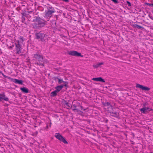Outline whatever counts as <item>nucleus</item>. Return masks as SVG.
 <instances>
[{
  "instance_id": "1",
  "label": "nucleus",
  "mask_w": 153,
  "mask_h": 153,
  "mask_svg": "<svg viewBox=\"0 0 153 153\" xmlns=\"http://www.w3.org/2000/svg\"><path fill=\"white\" fill-rule=\"evenodd\" d=\"M55 137L60 141L66 144H68V142L65 138L63 137L59 133H56L55 135Z\"/></svg>"
},
{
  "instance_id": "2",
  "label": "nucleus",
  "mask_w": 153,
  "mask_h": 153,
  "mask_svg": "<svg viewBox=\"0 0 153 153\" xmlns=\"http://www.w3.org/2000/svg\"><path fill=\"white\" fill-rule=\"evenodd\" d=\"M16 46V53L19 54L21 53V45L20 44L19 42H18V44L15 43Z\"/></svg>"
},
{
  "instance_id": "3",
  "label": "nucleus",
  "mask_w": 153,
  "mask_h": 153,
  "mask_svg": "<svg viewBox=\"0 0 153 153\" xmlns=\"http://www.w3.org/2000/svg\"><path fill=\"white\" fill-rule=\"evenodd\" d=\"M68 53L69 55L73 56H82L80 53H78L77 51H69Z\"/></svg>"
},
{
  "instance_id": "4",
  "label": "nucleus",
  "mask_w": 153,
  "mask_h": 153,
  "mask_svg": "<svg viewBox=\"0 0 153 153\" xmlns=\"http://www.w3.org/2000/svg\"><path fill=\"white\" fill-rule=\"evenodd\" d=\"M8 79L15 83L22 85L23 84V81L22 80H19L16 79L12 78L10 77H8Z\"/></svg>"
},
{
  "instance_id": "5",
  "label": "nucleus",
  "mask_w": 153,
  "mask_h": 153,
  "mask_svg": "<svg viewBox=\"0 0 153 153\" xmlns=\"http://www.w3.org/2000/svg\"><path fill=\"white\" fill-rule=\"evenodd\" d=\"M136 87L137 88H139L140 89L144 91H149L150 89L148 87L144 86H143L137 84L136 85Z\"/></svg>"
},
{
  "instance_id": "6",
  "label": "nucleus",
  "mask_w": 153,
  "mask_h": 153,
  "mask_svg": "<svg viewBox=\"0 0 153 153\" xmlns=\"http://www.w3.org/2000/svg\"><path fill=\"white\" fill-rule=\"evenodd\" d=\"M36 36L37 39H40L41 40H42L45 36V34L44 33H39L36 34Z\"/></svg>"
},
{
  "instance_id": "7",
  "label": "nucleus",
  "mask_w": 153,
  "mask_h": 153,
  "mask_svg": "<svg viewBox=\"0 0 153 153\" xmlns=\"http://www.w3.org/2000/svg\"><path fill=\"white\" fill-rule=\"evenodd\" d=\"M152 109L148 107H144L140 109L141 112L143 113H145L148 111H151Z\"/></svg>"
},
{
  "instance_id": "8",
  "label": "nucleus",
  "mask_w": 153,
  "mask_h": 153,
  "mask_svg": "<svg viewBox=\"0 0 153 153\" xmlns=\"http://www.w3.org/2000/svg\"><path fill=\"white\" fill-rule=\"evenodd\" d=\"M92 80L94 81H100L105 82V81L101 77L97 78H94L92 79Z\"/></svg>"
},
{
  "instance_id": "9",
  "label": "nucleus",
  "mask_w": 153,
  "mask_h": 153,
  "mask_svg": "<svg viewBox=\"0 0 153 153\" xmlns=\"http://www.w3.org/2000/svg\"><path fill=\"white\" fill-rule=\"evenodd\" d=\"M2 100H4L6 101H7L8 100V98L5 97V95L4 94H0V101H1Z\"/></svg>"
},
{
  "instance_id": "10",
  "label": "nucleus",
  "mask_w": 153,
  "mask_h": 153,
  "mask_svg": "<svg viewBox=\"0 0 153 153\" xmlns=\"http://www.w3.org/2000/svg\"><path fill=\"white\" fill-rule=\"evenodd\" d=\"M64 87V85H58L55 87V88L56 89V91H57V92L59 91Z\"/></svg>"
},
{
  "instance_id": "11",
  "label": "nucleus",
  "mask_w": 153,
  "mask_h": 153,
  "mask_svg": "<svg viewBox=\"0 0 153 153\" xmlns=\"http://www.w3.org/2000/svg\"><path fill=\"white\" fill-rule=\"evenodd\" d=\"M34 57L35 58L37 59L39 61L41 60V59H42V56L38 54H35L34 55Z\"/></svg>"
},
{
  "instance_id": "12",
  "label": "nucleus",
  "mask_w": 153,
  "mask_h": 153,
  "mask_svg": "<svg viewBox=\"0 0 153 153\" xmlns=\"http://www.w3.org/2000/svg\"><path fill=\"white\" fill-rule=\"evenodd\" d=\"M21 90L24 93H27L28 92V90L26 88L23 87L20 88Z\"/></svg>"
},
{
  "instance_id": "13",
  "label": "nucleus",
  "mask_w": 153,
  "mask_h": 153,
  "mask_svg": "<svg viewBox=\"0 0 153 153\" xmlns=\"http://www.w3.org/2000/svg\"><path fill=\"white\" fill-rule=\"evenodd\" d=\"M54 12V11L48 10L46 13L45 16H49L50 15H51L52 13Z\"/></svg>"
},
{
  "instance_id": "14",
  "label": "nucleus",
  "mask_w": 153,
  "mask_h": 153,
  "mask_svg": "<svg viewBox=\"0 0 153 153\" xmlns=\"http://www.w3.org/2000/svg\"><path fill=\"white\" fill-rule=\"evenodd\" d=\"M57 91L55 90L54 91H53L51 92V96L52 97H54L56 96L57 94Z\"/></svg>"
},
{
  "instance_id": "15",
  "label": "nucleus",
  "mask_w": 153,
  "mask_h": 153,
  "mask_svg": "<svg viewBox=\"0 0 153 153\" xmlns=\"http://www.w3.org/2000/svg\"><path fill=\"white\" fill-rule=\"evenodd\" d=\"M58 83L59 84H61L62 82H65V83H67L66 82H65L62 79H58Z\"/></svg>"
},
{
  "instance_id": "16",
  "label": "nucleus",
  "mask_w": 153,
  "mask_h": 153,
  "mask_svg": "<svg viewBox=\"0 0 153 153\" xmlns=\"http://www.w3.org/2000/svg\"><path fill=\"white\" fill-rule=\"evenodd\" d=\"M103 64V63H102V62L98 64V66H96V65H94V67H97L98 66L100 65H102Z\"/></svg>"
},
{
  "instance_id": "17",
  "label": "nucleus",
  "mask_w": 153,
  "mask_h": 153,
  "mask_svg": "<svg viewBox=\"0 0 153 153\" xmlns=\"http://www.w3.org/2000/svg\"><path fill=\"white\" fill-rule=\"evenodd\" d=\"M126 3L128 4V5L130 7L131 6V3H130V2H129L128 1H127Z\"/></svg>"
},
{
  "instance_id": "18",
  "label": "nucleus",
  "mask_w": 153,
  "mask_h": 153,
  "mask_svg": "<svg viewBox=\"0 0 153 153\" xmlns=\"http://www.w3.org/2000/svg\"><path fill=\"white\" fill-rule=\"evenodd\" d=\"M111 1L113 2H114L115 4H117L118 3L117 0H111Z\"/></svg>"
},
{
  "instance_id": "19",
  "label": "nucleus",
  "mask_w": 153,
  "mask_h": 153,
  "mask_svg": "<svg viewBox=\"0 0 153 153\" xmlns=\"http://www.w3.org/2000/svg\"><path fill=\"white\" fill-rule=\"evenodd\" d=\"M147 4L149 6H152V5H153V4H150L149 3H147Z\"/></svg>"
},
{
  "instance_id": "20",
  "label": "nucleus",
  "mask_w": 153,
  "mask_h": 153,
  "mask_svg": "<svg viewBox=\"0 0 153 153\" xmlns=\"http://www.w3.org/2000/svg\"><path fill=\"white\" fill-rule=\"evenodd\" d=\"M137 27L139 28H140L142 27L139 25H137Z\"/></svg>"
},
{
  "instance_id": "21",
  "label": "nucleus",
  "mask_w": 153,
  "mask_h": 153,
  "mask_svg": "<svg viewBox=\"0 0 153 153\" xmlns=\"http://www.w3.org/2000/svg\"><path fill=\"white\" fill-rule=\"evenodd\" d=\"M67 83L65 84L64 85H64V86H65V87H67Z\"/></svg>"
},
{
  "instance_id": "22",
  "label": "nucleus",
  "mask_w": 153,
  "mask_h": 153,
  "mask_svg": "<svg viewBox=\"0 0 153 153\" xmlns=\"http://www.w3.org/2000/svg\"><path fill=\"white\" fill-rule=\"evenodd\" d=\"M63 1H65V2H68V0H62Z\"/></svg>"
},
{
  "instance_id": "23",
  "label": "nucleus",
  "mask_w": 153,
  "mask_h": 153,
  "mask_svg": "<svg viewBox=\"0 0 153 153\" xmlns=\"http://www.w3.org/2000/svg\"><path fill=\"white\" fill-rule=\"evenodd\" d=\"M23 37H20V39H23Z\"/></svg>"
}]
</instances>
